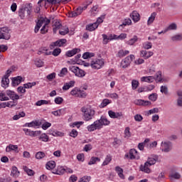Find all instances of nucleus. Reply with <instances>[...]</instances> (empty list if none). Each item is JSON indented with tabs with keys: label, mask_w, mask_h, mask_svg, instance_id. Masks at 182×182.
<instances>
[{
	"label": "nucleus",
	"mask_w": 182,
	"mask_h": 182,
	"mask_svg": "<svg viewBox=\"0 0 182 182\" xmlns=\"http://www.w3.org/2000/svg\"><path fill=\"white\" fill-rule=\"evenodd\" d=\"M139 85H140V83L139 82V81L136 80H133L132 81V90H136V89H137L139 87Z\"/></svg>",
	"instance_id": "nucleus-48"
},
{
	"label": "nucleus",
	"mask_w": 182,
	"mask_h": 182,
	"mask_svg": "<svg viewBox=\"0 0 182 182\" xmlns=\"http://www.w3.org/2000/svg\"><path fill=\"white\" fill-rule=\"evenodd\" d=\"M23 170L26 173V174H28V176H35V171L28 168L26 166H23Z\"/></svg>",
	"instance_id": "nucleus-32"
},
{
	"label": "nucleus",
	"mask_w": 182,
	"mask_h": 182,
	"mask_svg": "<svg viewBox=\"0 0 182 182\" xmlns=\"http://www.w3.org/2000/svg\"><path fill=\"white\" fill-rule=\"evenodd\" d=\"M59 33L63 36H65V35H68V33H69V28L65 27L64 28H60Z\"/></svg>",
	"instance_id": "nucleus-49"
},
{
	"label": "nucleus",
	"mask_w": 182,
	"mask_h": 182,
	"mask_svg": "<svg viewBox=\"0 0 182 182\" xmlns=\"http://www.w3.org/2000/svg\"><path fill=\"white\" fill-rule=\"evenodd\" d=\"M162 151L164 153H168V151H171V149L173 147V144L170 141L162 142L161 143Z\"/></svg>",
	"instance_id": "nucleus-9"
},
{
	"label": "nucleus",
	"mask_w": 182,
	"mask_h": 182,
	"mask_svg": "<svg viewBox=\"0 0 182 182\" xmlns=\"http://www.w3.org/2000/svg\"><path fill=\"white\" fill-rule=\"evenodd\" d=\"M18 105V101L16 100H12L11 101L7 102V107H15Z\"/></svg>",
	"instance_id": "nucleus-43"
},
{
	"label": "nucleus",
	"mask_w": 182,
	"mask_h": 182,
	"mask_svg": "<svg viewBox=\"0 0 182 182\" xmlns=\"http://www.w3.org/2000/svg\"><path fill=\"white\" fill-rule=\"evenodd\" d=\"M46 156V154H45V152L38 151L36 154V159H37V160H42V159H43Z\"/></svg>",
	"instance_id": "nucleus-44"
},
{
	"label": "nucleus",
	"mask_w": 182,
	"mask_h": 182,
	"mask_svg": "<svg viewBox=\"0 0 182 182\" xmlns=\"http://www.w3.org/2000/svg\"><path fill=\"white\" fill-rule=\"evenodd\" d=\"M158 160H159V156H154V158L149 157L146 163L148 164L150 167H151V166H154V164L157 163Z\"/></svg>",
	"instance_id": "nucleus-16"
},
{
	"label": "nucleus",
	"mask_w": 182,
	"mask_h": 182,
	"mask_svg": "<svg viewBox=\"0 0 182 182\" xmlns=\"http://www.w3.org/2000/svg\"><path fill=\"white\" fill-rule=\"evenodd\" d=\"M81 112L83 114V120H85V122H90L96 114V111L93 109L91 106L82 107Z\"/></svg>",
	"instance_id": "nucleus-2"
},
{
	"label": "nucleus",
	"mask_w": 182,
	"mask_h": 182,
	"mask_svg": "<svg viewBox=\"0 0 182 182\" xmlns=\"http://www.w3.org/2000/svg\"><path fill=\"white\" fill-rule=\"evenodd\" d=\"M177 95L178 96V97L176 100V105L178 107H182V91H178Z\"/></svg>",
	"instance_id": "nucleus-27"
},
{
	"label": "nucleus",
	"mask_w": 182,
	"mask_h": 182,
	"mask_svg": "<svg viewBox=\"0 0 182 182\" xmlns=\"http://www.w3.org/2000/svg\"><path fill=\"white\" fill-rule=\"evenodd\" d=\"M169 178H171V180H180V178H181V175H180L178 172H176L170 174Z\"/></svg>",
	"instance_id": "nucleus-37"
},
{
	"label": "nucleus",
	"mask_w": 182,
	"mask_h": 182,
	"mask_svg": "<svg viewBox=\"0 0 182 182\" xmlns=\"http://www.w3.org/2000/svg\"><path fill=\"white\" fill-rule=\"evenodd\" d=\"M160 92L164 93V95H168V88L166 85H162L161 86Z\"/></svg>",
	"instance_id": "nucleus-53"
},
{
	"label": "nucleus",
	"mask_w": 182,
	"mask_h": 182,
	"mask_svg": "<svg viewBox=\"0 0 182 182\" xmlns=\"http://www.w3.org/2000/svg\"><path fill=\"white\" fill-rule=\"evenodd\" d=\"M38 140H41V141H44L45 143H48L49 141V136H48L46 134H40V136H38Z\"/></svg>",
	"instance_id": "nucleus-29"
},
{
	"label": "nucleus",
	"mask_w": 182,
	"mask_h": 182,
	"mask_svg": "<svg viewBox=\"0 0 182 182\" xmlns=\"http://www.w3.org/2000/svg\"><path fill=\"white\" fill-rule=\"evenodd\" d=\"M97 161H100V158L96 156H92L88 162V166H92V164H96Z\"/></svg>",
	"instance_id": "nucleus-34"
},
{
	"label": "nucleus",
	"mask_w": 182,
	"mask_h": 182,
	"mask_svg": "<svg viewBox=\"0 0 182 182\" xmlns=\"http://www.w3.org/2000/svg\"><path fill=\"white\" fill-rule=\"evenodd\" d=\"M53 26V32L54 33H56V32H58V30H59V29H60V28H62V24L59 22H55Z\"/></svg>",
	"instance_id": "nucleus-39"
},
{
	"label": "nucleus",
	"mask_w": 182,
	"mask_h": 182,
	"mask_svg": "<svg viewBox=\"0 0 182 182\" xmlns=\"http://www.w3.org/2000/svg\"><path fill=\"white\" fill-rule=\"evenodd\" d=\"M66 73H68V68H64L60 70V73L58 74V76H60V77H63V76H65Z\"/></svg>",
	"instance_id": "nucleus-62"
},
{
	"label": "nucleus",
	"mask_w": 182,
	"mask_h": 182,
	"mask_svg": "<svg viewBox=\"0 0 182 182\" xmlns=\"http://www.w3.org/2000/svg\"><path fill=\"white\" fill-rule=\"evenodd\" d=\"M23 78L21 76H17L11 78V85L14 87L18 86L22 83Z\"/></svg>",
	"instance_id": "nucleus-11"
},
{
	"label": "nucleus",
	"mask_w": 182,
	"mask_h": 182,
	"mask_svg": "<svg viewBox=\"0 0 182 182\" xmlns=\"http://www.w3.org/2000/svg\"><path fill=\"white\" fill-rule=\"evenodd\" d=\"M61 52H62V50L59 48H57L53 50V51L52 52V55L53 56H59Z\"/></svg>",
	"instance_id": "nucleus-59"
},
{
	"label": "nucleus",
	"mask_w": 182,
	"mask_h": 182,
	"mask_svg": "<svg viewBox=\"0 0 182 182\" xmlns=\"http://www.w3.org/2000/svg\"><path fill=\"white\" fill-rule=\"evenodd\" d=\"M0 100L1 102H6L7 100H9V97H6V92H1L0 93Z\"/></svg>",
	"instance_id": "nucleus-46"
},
{
	"label": "nucleus",
	"mask_w": 182,
	"mask_h": 182,
	"mask_svg": "<svg viewBox=\"0 0 182 182\" xmlns=\"http://www.w3.org/2000/svg\"><path fill=\"white\" fill-rule=\"evenodd\" d=\"M115 171L117 173L119 177L120 178L124 179V175L123 174V168H120V166L115 167Z\"/></svg>",
	"instance_id": "nucleus-33"
},
{
	"label": "nucleus",
	"mask_w": 182,
	"mask_h": 182,
	"mask_svg": "<svg viewBox=\"0 0 182 182\" xmlns=\"http://www.w3.org/2000/svg\"><path fill=\"white\" fill-rule=\"evenodd\" d=\"M0 39L9 41L11 39V29L8 27H2L0 28Z\"/></svg>",
	"instance_id": "nucleus-4"
},
{
	"label": "nucleus",
	"mask_w": 182,
	"mask_h": 182,
	"mask_svg": "<svg viewBox=\"0 0 182 182\" xmlns=\"http://www.w3.org/2000/svg\"><path fill=\"white\" fill-rule=\"evenodd\" d=\"M19 174H21V172L18 171V168L16 166H13L11 173V177H14V178H18V177H19Z\"/></svg>",
	"instance_id": "nucleus-21"
},
{
	"label": "nucleus",
	"mask_w": 182,
	"mask_h": 182,
	"mask_svg": "<svg viewBox=\"0 0 182 182\" xmlns=\"http://www.w3.org/2000/svg\"><path fill=\"white\" fill-rule=\"evenodd\" d=\"M150 141V139H145L144 141L141 142L138 144V149L139 150H140L141 151H143V150H144V146H147V143H149Z\"/></svg>",
	"instance_id": "nucleus-25"
},
{
	"label": "nucleus",
	"mask_w": 182,
	"mask_h": 182,
	"mask_svg": "<svg viewBox=\"0 0 182 182\" xmlns=\"http://www.w3.org/2000/svg\"><path fill=\"white\" fill-rule=\"evenodd\" d=\"M80 89L77 88V87H75L74 89H73L70 92V95L72 96H75V97H79V92H80Z\"/></svg>",
	"instance_id": "nucleus-42"
},
{
	"label": "nucleus",
	"mask_w": 182,
	"mask_h": 182,
	"mask_svg": "<svg viewBox=\"0 0 182 182\" xmlns=\"http://www.w3.org/2000/svg\"><path fill=\"white\" fill-rule=\"evenodd\" d=\"M154 77L146 76L141 77V82H146V83H153L154 82Z\"/></svg>",
	"instance_id": "nucleus-23"
},
{
	"label": "nucleus",
	"mask_w": 182,
	"mask_h": 182,
	"mask_svg": "<svg viewBox=\"0 0 182 182\" xmlns=\"http://www.w3.org/2000/svg\"><path fill=\"white\" fill-rule=\"evenodd\" d=\"M142 46L144 49H146L148 50L149 49H151V48H153V44L151 42L146 41L142 44Z\"/></svg>",
	"instance_id": "nucleus-45"
},
{
	"label": "nucleus",
	"mask_w": 182,
	"mask_h": 182,
	"mask_svg": "<svg viewBox=\"0 0 182 182\" xmlns=\"http://www.w3.org/2000/svg\"><path fill=\"white\" fill-rule=\"evenodd\" d=\"M73 86H75V81H70L64 84L63 87V90H69L70 87H73Z\"/></svg>",
	"instance_id": "nucleus-22"
},
{
	"label": "nucleus",
	"mask_w": 182,
	"mask_h": 182,
	"mask_svg": "<svg viewBox=\"0 0 182 182\" xmlns=\"http://www.w3.org/2000/svg\"><path fill=\"white\" fill-rule=\"evenodd\" d=\"M6 96H9L11 100H19L21 98L19 95L13 90H6Z\"/></svg>",
	"instance_id": "nucleus-10"
},
{
	"label": "nucleus",
	"mask_w": 182,
	"mask_h": 182,
	"mask_svg": "<svg viewBox=\"0 0 182 182\" xmlns=\"http://www.w3.org/2000/svg\"><path fill=\"white\" fill-rule=\"evenodd\" d=\"M139 41V38H137V36H134L132 38H131L129 41L127 42V45H129L130 46H133L136 42Z\"/></svg>",
	"instance_id": "nucleus-40"
},
{
	"label": "nucleus",
	"mask_w": 182,
	"mask_h": 182,
	"mask_svg": "<svg viewBox=\"0 0 182 182\" xmlns=\"http://www.w3.org/2000/svg\"><path fill=\"white\" fill-rule=\"evenodd\" d=\"M146 147L147 149H151L157 147V142L156 141L150 143V144H146Z\"/></svg>",
	"instance_id": "nucleus-54"
},
{
	"label": "nucleus",
	"mask_w": 182,
	"mask_h": 182,
	"mask_svg": "<svg viewBox=\"0 0 182 182\" xmlns=\"http://www.w3.org/2000/svg\"><path fill=\"white\" fill-rule=\"evenodd\" d=\"M154 53L153 51H147V50H141V56L144 58V59H149V58H151Z\"/></svg>",
	"instance_id": "nucleus-17"
},
{
	"label": "nucleus",
	"mask_w": 182,
	"mask_h": 182,
	"mask_svg": "<svg viewBox=\"0 0 182 182\" xmlns=\"http://www.w3.org/2000/svg\"><path fill=\"white\" fill-rule=\"evenodd\" d=\"M55 167H56V162L54 161H50L46 165L47 170H53Z\"/></svg>",
	"instance_id": "nucleus-30"
},
{
	"label": "nucleus",
	"mask_w": 182,
	"mask_h": 182,
	"mask_svg": "<svg viewBox=\"0 0 182 182\" xmlns=\"http://www.w3.org/2000/svg\"><path fill=\"white\" fill-rule=\"evenodd\" d=\"M156 16H157V13L153 12L151 14V16L148 19V21H147L148 25H151V23H153V22H154V20L156 19Z\"/></svg>",
	"instance_id": "nucleus-36"
},
{
	"label": "nucleus",
	"mask_w": 182,
	"mask_h": 182,
	"mask_svg": "<svg viewBox=\"0 0 182 182\" xmlns=\"http://www.w3.org/2000/svg\"><path fill=\"white\" fill-rule=\"evenodd\" d=\"M90 66L92 69H102L105 66L104 59H95L91 61Z\"/></svg>",
	"instance_id": "nucleus-5"
},
{
	"label": "nucleus",
	"mask_w": 182,
	"mask_h": 182,
	"mask_svg": "<svg viewBox=\"0 0 182 182\" xmlns=\"http://www.w3.org/2000/svg\"><path fill=\"white\" fill-rule=\"evenodd\" d=\"M67 42L68 41L65 38L59 39L55 42L51 43V44L50 45V48L55 49V46H58V48H61V46H65Z\"/></svg>",
	"instance_id": "nucleus-7"
},
{
	"label": "nucleus",
	"mask_w": 182,
	"mask_h": 182,
	"mask_svg": "<svg viewBox=\"0 0 182 182\" xmlns=\"http://www.w3.org/2000/svg\"><path fill=\"white\" fill-rule=\"evenodd\" d=\"M130 16L134 22H139L140 21V14L136 11H132Z\"/></svg>",
	"instance_id": "nucleus-18"
},
{
	"label": "nucleus",
	"mask_w": 182,
	"mask_h": 182,
	"mask_svg": "<svg viewBox=\"0 0 182 182\" xmlns=\"http://www.w3.org/2000/svg\"><path fill=\"white\" fill-rule=\"evenodd\" d=\"M127 159H130V160H134L137 157V150L135 149H132L129 150V154H125Z\"/></svg>",
	"instance_id": "nucleus-12"
},
{
	"label": "nucleus",
	"mask_w": 182,
	"mask_h": 182,
	"mask_svg": "<svg viewBox=\"0 0 182 182\" xmlns=\"http://www.w3.org/2000/svg\"><path fill=\"white\" fill-rule=\"evenodd\" d=\"M134 59V55H132V54L124 58L121 63L122 68H123V69H126V68H129L132 62H133Z\"/></svg>",
	"instance_id": "nucleus-6"
},
{
	"label": "nucleus",
	"mask_w": 182,
	"mask_h": 182,
	"mask_svg": "<svg viewBox=\"0 0 182 182\" xmlns=\"http://www.w3.org/2000/svg\"><path fill=\"white\" fill-rule=\"evenodd\" d=\"M158 96L159 95H157V93H152L149 95V100H151V102H156V100H157Z\"/></svg>",
	"instance_id": "nucleus-55"
},
{
	"label": "nucleus",
	"mask_w": 182,
	"mask_h": 182,
	"mask_svg": "<svg viewBox=\"0 0 182 182\" xmlns=\"http://www.w3.org/2000/svg\"><path fill=\"white\" fill-rule=\"evenodd\" d=\"M26 11V9H24L23 8L20 9L18 10V16H20L21 19H23L25 18Z\"/></svg>",
	"instance_id": "nucleus-52"
},
{
	"label": "nucleus",
	"mask_w": 182,
	"mask_h": 182,
	"mask_svg": "<svg viewBox=\"0 0 182 182\" xmlns=\"http://www.w3.org/2000/svg\"><path fill=\"white\" fill-rule=\"evenodd\" d=\"M26 88L25 87L24 85L23 87L20 86L17 88V92H18V93H21V95H25V93H26Z\"/></svg>",
	"instance_id": "nucleus-57"
},
{
	"label": "nucleus",
	"mask_w": 182,
	"mask_h": 182,
	"mask_svg": "<svg viewBox=\"0 0 182 182\" xmlns=\"http://www.w3.org/2000/svg\"><path fill=\"white\" fill-rule=\"evenodd\" d=\"M172 42H180L182 41V34H176L171 38Z\"/></svg>",
	"instance_id": "nucleus-38"
},
{
	"label": "nucleus",
	"mask_w": 182,
	"mask_h": 182,
	"mask_svg": "<svg viewBox=\"0 0 182 182\" xmlns=\"http://www.w3.org/2000/svg\"><path fill=\"white\" fill-rule=\"evenodd\" d=\"M156 80L157 82H163V77H161V71H158L156 73Z\"/></svg>",
	"instance_id": "nucleus-63"
},
{
	"label": "nucleus",
	"mask_w": 182,
	"mask_h": 182,
	"mask_svg": "<svg viewBox=\"0 0 182 182\" xmlns=\"http://www.w3.org/2000/svg\"><path fill=\"white\" fill-rule=\"evenodd\" d=\"M42 53H44L46 55H52V52H48V48H46V47L40 48L38 52V55H42Z\"/></svg>",
	"instance_id": "nucleus-35"
},
{
	"label": "nucleus",
	"mask_w": 182,
	"mask_h": 182,
	"mask_svg": "<svg viewBox=\"0 0 182 182\" xmlns=\"http://www.w3.org/2000/svg\"><path fill=\"white\" fill-rule=\"evenodd\" d=\"M66 112V109L65 108H63V109H60L56 111H53L52 112V114H53L54 116H62V114H65V112Z\"/></svg>",
	"instance_id": "nucleus-28"
},
{
	"label": "nucleus",
	"mask_w": 182,
	"mask_h": 182,
	"mask_svg": "<svg viewBox=\"0 0 182 182\" xmlns=\"http://www.w3.org/2000/svg\"><path fill=\"white\" fill-rule=\"evenodd\" d=\"M112 144L114 147H119L122 144V141L117 138H114Z\"/></svg>",
	"instance_id": "nucleus-60"
},
{
	"label": "nucleus",
	"mask_w": 182,
	"mask_h": 182,
	"mask_svg": "<svg viewBox=\"0 0 182 182\" xmlns=\"http://www.w3.org/2000/svg\"><path fill=\"white\" fill-rule=\"evenodd\" d=\"M41 124H42L41 123V122L38 121V120H35V121H33L31 122H28V123H26L24 124V127H38L39 126H41Z\"/></svg>",
	"instance_id": "nucleus-14"
},
{
	"label": "nucleus",
	"mask_w": 182,
	"mask_h": 182,
	"mask_svg": "<svg viewBox=\"0 0 182 182\" xmlns=\"http://www.w3.org/2000/svg\"><path fill=\"white\" fill-rule=\"evenodd\" d=\"M14 151L16 153H18L19 151H18V145H12L9 144L8 146L6 148V151L7 153H9L11 151Z\"/></svg>",
	"instance_id": "nucleus-24"
},
{
	"label": "nucleus",
	"mask_w": 182,
	"mask_h": 182,
	"mask_svg": "<svg viewBox=\"0 0 182 182\" xmlns=\"http://www.w3.org/2000/svg\"><path fill=\"white\" fill-rule=\"evenodd\" d=\"M149 167V164L145 162L144 165L140 166V170L141 171H144V173H147L149 174V173H151V170H150Z\"/></svg>",
	"instance_id": "nucleus-20"
},
{
	"label": "nucleus",
	"mask_w": 182,
	"mask_h": 182,
	"mask_svg": "<svg viewBox=\"0 0 182 182\" xmlns=\"http://www.w3.org/2000/svg\"><path fill=\"white\" fill-rule=\"evenodd\" d=\"M110 121L105 116H101L100 119L95 121L92 124L87 127L88 132H95V130H101L103 126H109Z\"/></svg>",
	"instance_id": "nucleus-1"
},
{
	"label": "nucleus",
	"mask_w": 182,
	"mask_h": 182,
	"mask_svg": "<svg viewBox=\"0 0 182 182\" xmlns=\"http://www.w3.org/2000/svg\"><path fill=\"white\" fill-rule=\"evenodd\" d=\"M24 85V87L26 89H32V87H33V86H36V82H27Z\"/></svg>",
	"instance_id": "nucleus-50"
},
{
	"label": "nucleus",
	"mask_w": 182,
	"mask_h": 182,
	"mask_svg": "<svg viewBox=\"0 0 182 182\" xmlns=\"http://www.w3.org/2000/svg\"><path fill=\"white\" fill-rule=\"evenodd\" d=\"M9 87V78L8 76H4L1 80V87L4 89H6V87Z\"/></svg>",
	"instance_id": "nucleus-19"
},
{
	"label": "nucleus",
	"mask_w": 182,
	"mask_h": 182,
	"mask_svg": "<svg viewBox=\"0 0 182 182\" xmlns=\"http://www.w3.org/2000/svg\"><path fill=\"white\" fill-rule=\"evenodd\" d=\"M26 114L24 112H18V114L14 115L13 117V119L14 120H19V119H21V117H25Z\"/></svg>",
	"instance_id": "nucleus-41"
},
{
	"label": "nucleus",
	"mask_w": 182,
	"mask_h": 182,
	"mask_svg": "<svg viewBox=\"0 0 182 182\" xmlns=\"http://www.w3.org/2000/svg\"><path fill=\"white\" fill-rule=\"evenodd\" d=\"M69 70L73 72V73H74L77 77H85V76H86L85 70L79 68V67L71 65L69 67Z\"/></svg>",
	"instance_id": "nucleus-3"
},
{
	"label": "nucleus",
	"mask_w": 182,
	"mask_h": 182,
	"mask_svg": "<svg viewBox=\"0 0 182 182\" xmlns=\"http://www.w3.org/2000/svg\"><path fill=\"white\" fill-rule=\"evenodd\" d=\"M42 105H49V101L41 100L36 102V106H42Z\"/></svg>",
	"instance_id": "nucleus-51"
},
{
	"label": "nucleus",
	"mask_w": 182,
	"mask_h": 182,
	"mask_svg": "<svg viewBox=\"0 0 182 182\" xmlns=\"http://www.w3.org/2000/svg\"><path fill=\"white\" fill-rule=\"evenodd\" d=\"M90 176H83L82 177L78 182H89L91 180Z\"/></svg>",
	"instance_id": "nucleus-64"
},
{
	"label": "nucleus",
	"mask_w": 182,
	"mask_h": 182,
	"mask_svg": "<svg viewBox=\"0 0 182 182\" xmlns=\"http://www.w3.org/2000/svg\"><path fill=\"white\" fill-rule=\"evenodd\" d=\"M127 25H132V20L130 18H125L122 24L120 26H127Z\"/></svg>",
	"instance_id": "nucleus-61"
},
{
	"label": "nucleus",
	"mask_w": 182,
	"mask_h": 182,
	"mask_svg": "<svg viewBox=\"0 0 182 182\" xmlns=\"http://www.w3.org/2000/svg\"><path fill=\"white\" fill-rule=\"evenodd\" d=\"M168 31H177V24L176 23H171L164 31V33Z\"/></svg>",
	"instance_id": "nucleus-31"
},
{
	"label": "nucleus",
	"mask_w": 182,
	"mask_h": 182,
	"mask_svg": "<svg viewBox=\"0 0 182 182\" xmlns=\"http://www.w3.org/2000/svg\"><path fill=\"white\" fill-rule=\"evenodd\" d=\"M102 43L103 45H107L110 41H113V35L110 34L109 36L106 34H102Z\"/></svg>",
	"instance_id": "nucleus-13"
},
{
	"label": "nucleus",
	"mask_w": 182,
	"mask_h": 182,
	"mask_svg": "<svg viewBox=\"0 0 182 182\" xmlns=\"http://www.w3.org/2000/svg\"><path fill=\"white\" fill-rule=\"evenodd\" d=\"M93 56H95V53L90 52H85L82 55L83 59H89V58H93Z\"/></svg>",
	"instance_id": "nucleus-47"
},
{
	"label": "nucleus",
	"mask_w": 182,
	"mask_h": 182,
	"mask_svg": "<svg viewBox=\"0 0 182 182\" xmlns=\"http://www.w3.org/2000/svg\"><path fill=\"white\" fill-rule=\"evenodd\" d=\"M110 161H112V156H110V155H107L105 158V160L102 163V166H107Z\"/></svg>",
	"instance_id": "nucleus-58"
},
{
	"label": "nucleus",
	"mask_w": 182,
	"mask_h": 182,
	"mask_svg": "<svg viewBox=\"0 0 182 182\" xmlns=\"http://www.w3.org/2000/svg\"><path fill=\"white\" fill-rule=\"evenodd\" d=\"M35 65L37 66V68H42V66H43V61L39 58H37L35 60Z\"/></svg>",
	"instance_id": "nucleus-56"
},
{
	"label": "nucleus",
	"mask_w": 182,
	"mask_h": 182,
	"mask_svg": "<svg viewBox=\"0 0 182 182\" xmlns=\"http://www.w3.org/2000/svg\"><path fill=\"white\" fill-rule=\"evenodd\" d=\"M80 52V48H74L71 50H68L65 53V56L67 58H72V56H75L76 53H79Z\"/></svg>",
	"instance_id": "nucleus-15"
},
{
	"label": "nucleus",
	"mask_w": 182,
	"mask_h": 182,
	"mask_svg": "<svg viewBox=\"0 0 182 182\" xmlns=\"http://www.w3.org/2000/svg\"><path fill=\"white\" fill-rule=\"evenodd\" d=\"M23 131L24 132L26 136H30V137H37V136H39L41 134V131H31L29 129H23Z\"/></svg>",
	"instance_id": "nucleus-8"
},
{
	"label": "nucleus",
	"mask_w": 182,
	"mask_h": 182,
	"mask_svg": "<svg viewBox=\"0 0 182 182\" xmlns=\"http://www.w3.org/2000/svg\"><path fill=\"white\" fill-rule=\"evenodd\" d=\"M97 28H98L97 23H90L86 26L87 31H89L90 32H92L95 29H97Z\"/></svg>",
	"instance_id": "nucleus-26"
}]
</instances>
